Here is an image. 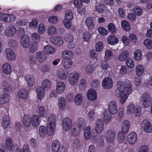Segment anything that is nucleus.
I'll return each instance as SVG.
<instances>
[{"mask_svg": "<svg viewBox=\"0 0 152 152\" xmlns=\"http://www.w3.org/2000/svg\"><path fill=\"white\" fill-rule=\"evenodd\" d=\"M132 87L131 83L129 80L119 81L117 82L115 94L119 98L121 103L123 104L128 96L132 92Z\"/></svg>", "mask_w": 152, "mask_h": 152, "instance_id": "f257e3e1", "label": "nucleus"}, {"mask_svg": "<svg viewBox=\"0 0 152 152\" xmlns=\"http://www.w3.org/2000/svg\"><path fill=\"white\" fill-rule=\"evenodd\" d=\"M151 97L147 92H145L141 95L140 101L143 106L145 107H149L151 104Z\"/></svg>", "mask_w": 152, "mask_h": 152, "instance_id": "f03ea898", "label": "nucleus"}, {"mask_svg": "<svg viewBox=\"0 0 152 152\" xmlns=\"http://www.w3.org/2000/svg\"><path fill=\"white\" fill-rule=\"evenodd\" d=\"M106 141L109 143L114 142L116 136L115 131L113 129H109L106 131L105 135Z\"/></svg>", "mask_w": 152, "mask_h": 152, "instance_id": "7ed1b4c3", "label": "nucleus"}, {"mask_svg": "<svg viewBox=\"0 0 152 152\" xmlns=\"http://www.w3.org/2000/svg\"><path fill=\"white\" fill-rule=\"evenodd\" d=\"M51 149L53 152H65V148L63 147L60 148V143L57 140L53 142Z\"/></svg>", "mask_w": 152, "mask_h": 152, "instance_id": "20e7f679", "label": "nucleus"}, {"mask_svg": "<svg viewBox=\"0 0 152 152\" xmlns=\"http://www.w3.org/2000/svg\"><path fill=\"white\" fill-rule=\"evenodd\" d=\"M94 127L96 133L100 134L102 133L104 128L103 121L101 119H97L95 122Z\"/></svg>", "mask_w": 152, "mask_h": 152, "instance_id": "39448f33", "label": "nucleus"}, {"mask_svg": "<svg viewBox=\"0 0 152 152\" xmlns=\"http://www.w3.org/2000/svg\"><path fill=\"white\" fill-rule=\"evenodd\" d=\"M71 120L69 117H66L63 119L62 125L64 130L68 131L70 129L72 125Z\"/></svg>", "mask_w": 152, "mask_h": 152, "instance_id": "423d86ee", "label": "nucleus"}, {"mask_svg": "<svg viewBox=\"0 0 152 152\" xmlns=\"http://www.w3.org/2000/svg\"><path fill=\"white\" fill-rule=\"evenodd\" d=\"M16 28L14 26L10 25L5 29V35L7 37L13 36L16 32Z\"/></svg>", "mask_w": 152, "mask_h": 152, "instance_id": "0eeeda50", "label": "nucleus"}, {"mask_svg": "<svg viewBox=\"0 0 152 152\" xmlns=\"http://www.w3.org/2000/svg\"><path fill=\"white\" fill-rule=\"evenodd\" d=\"M142 126L143 131L145 133H149L152 132V126L150 122L147 120L143 121Z\"/></svg>", "mask_w": 152, "mask_h": 152, "instance_id": "6e6552de", "label": "nucleus"}, {"mask_svg": "<svg viewBox=\"0 0 152 152\" xmlns=\"http://www.w3.org/2000/svg\"><path fill=\"white\" fill-rule=\"evenodd\" d=\"M113 81L111 79L106 77L104 79L102 82V87L105 89L111 88L113 86Z\"/></svg>", "mask_w": 152, "mask_h": 152, "instance_id": "1a4fd4ad", "label": "nucleus"}, {"mask_svg": "<svg viewBox=\"0 0 152 152\" xmlns=\"http://www.w3.org/2000/svg\"><path fill=\"white\" fill-rule=\"evenodd\" d=\"M117 107L116 103L114 101H111L109 104L107 111L111 114L115 115L117 112Z\"/></svg>", "mask_w": 152, "mask_h": 152, "instance_id": "9d476101", "label": "nucleus"}, {"mask_svg": "<svg viewBox=\"0 0 152 152\" xmlns=\"http://www.w3.org/2000/svg\"><path fill=\"white\" fill-rule=\"evenodd\" d=\"M50 40L53 44L59 47L62 45L63 43L62 39L59 37H52L50 38Z\"/></svg>", "mask_w": 152, "mask_h": 152, "instance_id": "9b49d317", "label": "nucleus"}, {"mask_svg": "<svg viewBox=\"0 0 152 152\" xmlns=\"http://www.w3.org/2000/svg\"><path fill=\"white\" fill-rule=\"evenodd\" d=\"M20 43L21 46L24 48L28 47L30 44L29 37L27 35H23L21 38Z\"/></svg>", "mask_w": 152, "mask_h": 152, "instance_id": "f8f14e48", "label": "nucleus"}, {"mask_svg": "<svg viewBox=\"0 0 152 152\" xmlns=\"http://www.w3.org/2000/svg\"><path fill=\"white\" fill-rule=\"evenodd\" d=\"M137 135L135 132H132L128 135L127 140L130 144H134L137 142Z\"/></svg>", "mask_w": 152, "mask_h": 152, "instance_id": "ddd939ff", "label": "nucleus"}, {"mask_svg": "<svg viewBox=\"0 0 152 152\" xmlns=\"http://www.w3.org/2000/svg\"><path fill=\"white\" fill-rule=\"evenodd\" d=\"M25 79L29 86H32L34 84L35 79L34 77L31 74H27L25 77Z\"/></svg>", "mask_w": 152, "mask_h": 152, "instance_id": "4468645a", "label": "nucleus"}, {"mask_svg": "<svg viewBox=\"0 0 152 152\" xmlns=\"http://www.w3.org/2000/svg\"><path fill=\"white\" fill-rule=\"evenodd\" d=\"M29 94L28 91L24 88L19 90L17 93L18 97L23 99H27L28 97Z\"/></svg>", "mask_w": 152, "mask_h": 152, "instance_id": "2eb2a0df", "label": "nucleus"}, {"mask_svg": "<svg viewBox=\"0 0 152 152\" xmlns=\"http://www.w3.org/2000/svg\"><path fill=\"white\" fill-rule=\"evenodd\" d=\"M65 89V84L62 82L57 83L56 85V91L58 94H63Z\"/></svg>", "mask_w": 152, "mask_h": 152, "instance_id": "dca6fc26", "label": "nucleus"}, {"mask_svg": "<svg viewBox=\"0 0 152 152\" xmlns=\"http://www.w3.org/2000/svg\"><path fill=\"white\" fill-rule=\"evenodd\" d=\"M69 81L72 85L76 84L78 81V75L77 73L70 74L69 76Z\"/></svg>", "mask_w": 152, "mask_h": 152, "instance_id": "f3484780", "label": "nucleus"}, {"mask_svg": "<svg viewBox=\"0 0 152 152\" xmlns=\"http://www.w3.org/2000/svg\"><path fill=\"white\" fill-rule=\"evenodd\" d=\"M41 119L39 116L34 115L31 118V124L33 126L37 127L40 125Z\"/></svg>", "mask_w": 152, "mask_h": 152, "instance_id": "a211bd4d", "label": "nucleus"}, {"mask_svg": "<svg viewBox=\"0 0 152 152\" xmlns=\"http://www.w3.org/2000/svg\"><path fill=\"white\" fill-rule=\"evenodd\" d=\"M5 52L7 58L10 61H14L16 58V56L14 52L9 48H6Z\"/></svg>", "mask_w": 152, "mask_h": 152, "instance_id": "6ab92c4d", "label": "nucleus"}, {"mask_svg": "<svg viewBox=\"0 0 152 152\" xmlns=\"http://www.w3.org/2000/svg\"><path fill=\"white\" fill-rule=\"evenodd\" d=\"M37 60L40 63L43 62L46 58V55L44 52L38 51L36 53Z\"/></svg>", "mask_w": 152, "mask_h": 152, "instance_id": "aec40b11", "label": "nucleus"}, {"mask_svg": "<svg viewBox=\"0 0 152 152\" xmlns=\"http://www.w3.org/2000/svg\"><path fill=\"white\" fill-rule=\"evenodd\" d=\"M87 98L91 101L95 100L97 98L96 93L92 89H90L87 93Z\"/></svg>", "mask_w": 152, "mask_h": 152, "instance_id": "412c9836", "label": "nucleus"}, {"mask_svg": "<svg viewBox=\"0 0 152 152\" xmlns=\"http://www.w3.org/2000/svg\"><path fill=\"white\" fill-rule=\"evenodd\" d=\"M73 61L70 58H64L62 63L63 66L66 69H69L71 67Z\"/></svg>", "mask_w": 152, "mask_h": 152, "instance_id": "4be33fe9", "label": "nucleus"}, {"mask_svg": "<svg viewBox=\"0 0 152 152\" xmlns=\"http://www.w3.org/2000/svg\"><path fill=\"white\" fill-rule=\"evenodd\" d=\"M44 52L46 54L50 55L53 54L56 51V49L49 45L45 46L43 48Z\"/></svg>", "mask_w": 152, "mask_h": 152, "instance_id": "5701e85b", "label": "nucleus"}, {"mask_svg": "<svg viewBox=\"0 0 152 152\" xmlns=\"http://www.w3.org/2000/svg\"><path fill=\"white\" fill-rule=\"evenodd\" d=\"M107 41L109 44L113 45L118 43V40L114 35H110L107 38Z\"/></svg>", "mask_w": 152, "mask_h": 152, "instance_id": "b1692460", "label": "nucleus"}, {"mask_svg": "<svg viewBox=\"0 0 152 152\" xmlns=\"http://www.w3.org/2000/svg\"><path fill=\"white\" fill-rule=\"evenodd\" d=\"M58 102L59 109L63 110L66 106V102L65 98L61 96L58 98Z\"/></svg>", "mask_w": 152, "mask_h": 152, "instance_id": "393cba45", "label": "nucleus"}, {"mask_svg": "<svg viewBox=\"0 0 152 152\" xmlns=\"http://www.w3.org/2000/svg\"><path fill=\"white\" fill-rule=\"evenodd\" d=\"M58 77L60 79H65L68 75V71L64 69H59L57 72Z\"/></svg>", "mask_w": 152, "mask_h": 152, "instance_id": "a878e982", "label": "nucleus"}, {"mask_svg": "<svg viewBox=\"0 0 152 152\" xmlns=\"http://www.w3.org/2000/svg\"><path fill=\"white\" fill-rule=\"evenodd\" d=\"M45 90L41 86H39L37 88L36 90L38 99H41L43 98L45 94Z\"/></svg>", "mask_w": 152, "mask_h": 152, "instance_id": "bb28decb", "label": "nucleus"}, {"mask_svg": "<svg viewBox=\"0 0 152 152\" xmlns=\"http://www.w3.org/2000/svg\"><path fill=\"white\" fill-rule=\"evenodd\" d=\"M129 53L126 51L125 50L122 52L119 55L118 58L120 61H126L129 58Z\"/></svg>", "mask_w": 152, "mask_h": 152, "instance_id": "cd10ccee", "label": "nucleus"}, {"mask_svg": "<svg viewBox=\"0 0 152 152\" xmlns=\"http://www.w3.org/2000/svg\"><path fill=\"white\" fill-rule=\"evenodd\" d=\"M10 124V120L9 117L7 115L3 116L1 124L4 129L8 127Z\"/></svg>", "mask_w": 152, "mask_h": 152, "instance_id": "c85d7f7f", "label": "nucleus"}, {"mask_svg": "<svg viewBox=\"0 0 152 152\" xmlns=\"http://www.w3.org/2000/svg\"><path fill=\"white\" fill-rule=\"evenodd\" d=\"M11 67L10 64L8 63L4 64L2 66V70L4 73L7 74H9L11 71Z\"/></svg>", "mask_w": 152, "mask_h": 152, "instance_id": "c756f323", "label": "nucleus"}, {"mask_svg": "<svg viewBox=\"0 0 152 152\" xmlns=\"http://www.w3.org/2000/svg\"><path fill=\"white\" fill-rule=\"evenodd\" d=\"M129 121L126 120L123 121L121 125V131L124 133H126L129 130Z\"/></svg>", "mask_w": 152, "mask_h": 152, "instance_id": "7c9ffc66", "label": "nucleus"}, {"mask_svg": "<svg viewBox=\"0 0 152 152\" xmlns=\"http://www.w3.org/2000/svg\"><path fill=\"white\" fill-rule=\"evenodd\" d=\"M42 86L46 90H50L51 88V82L48 79H45L42 81Z\"/></svg>", "mask_w": 152, "mask_h": 152, "instance_id": "2f4dec72", "label": "nucleus"}, {"mask_svg": "<svg viewBox=\"0 0 152 152\" xmlns=\"http://www.w3.org/2000/svg\"><path fill=\"white\" fill-rule=\"evenodd\" d=\"M135 71L137 75L138 76H140L144 72V67L142 65L138 64L136 67Z\"/></svg>", "mask_w": 152, "mask_h": 152, "instance_id": "473e14b6", "label": "nucleus"}, {"mask_svg": "<svg viewBox=\"0 0 152 152\" xmlns=\"http://www.w3.org/2000/svg\"><path fill=\"white\" fill-rule=\"evenodd\" d=\"M134 59L137 61L141 60L142 56V51L140 49H137L135 50L134 52Z\"/></svg>", "mask_w": 152, "mask_h": 152, "instance_id": "72a5a7b5", "label": "nucleus"}, {"mask_svg": "<svg viewBox=\"0 0 152 152\" xmlns=\"http://www.w3.org/2000/svg\"><path fill=\"white\" fill-rule=\"evenodd\" d=\"M3 88L4 90L9 91L11 89V80L10 79H6L2 82Z\"/></svg>", "mask_w": 152, "mask_h": 152, "instance_id": "f704fd0d", "label": "nucleus"}, {"mask_svg": "<svg viewBox=\"0 0 152 152\" xmlns=\"http://www.w3.org/2000/svg\"><path fill=\"white\" fill-rule=\"evenodd\" d=\"M125 133L121 131L118 133L117 134L116 140L118 143H122L124 142L125 138Z\"/></svg>", "mask_w": 152, "mask_h": 152, "instance_id": "c9c22d12", "label": "nucleus"}, {"mask_svg": "<svg viewBox=\"0 0 152 152\" xmlns=\"http://www.w3.org/2000/svg\"><path fill=\"white\" fill-rule=\"evenodd\" d=\"M47 134L49 135H53L55 132V125H51L48 124L47 125Z\"/></svg>", "mask_w": 152, "mask_h": 152, "instance_id": "e433bc0d", "label": "nucleus"}, {"mask_svg": "<svg viewBox=\"0 0 152 152\" xmlns=\"http://www.w3.org/2000/svg\"><path fill=\"white\" fill-rule=\"evenodd\" d=\"M37 112L38 114L37 115L39 116L40 118L45 117L46 115V112L44 107L42 106H40L38 107Z\"/></svg>", "mask_w": 152, "mask_h": 152, "instance_id": "4c0bfd02", "label": "nucleus"}, {"mask_svg": "<svg viewBox=\"0 0 152 152\" xmlns=\"http://www.w3.org/2000/svg\"><path fill=\"white\" fill-rule=\"evenodd\" d=\"M91 131V128L90 126H87L84 129V135L86 139H88L92 137Z\"/></svg>", "mask_w": 152, "mask_h": 152, "instance_id": "58836bf2", "label": "nucleus"}, {"mask_svg": "<svg viewBox=\"0 0 152 152\" xmlns=\"http://www.w3.org/2000/svg\"><path fill=\"white\" fill-rule=\"evenodd\" d=\"M86 23L89 30H91L94 28V25L93 23V19L91 18H87Z\"/></svg>", "mask_w": 152, "mask_h": 152, "instance_id": "ea45409f", "label": "nucleus"}, {"mask_svg": "<svg viewBox=\"0 0 152 152\" xmlns=\"http://www.w3.org/2000/svg\"><path fill=\"white\" fill-rule=\"evenodd\" d=\"M76 124L77 127L80 128L84 127L86 125L85 121L84 118L82 117L77 118Z\"/></svg>", "mask_w": 152, "mask_h": 152, "instance_id": "a19ab883", "label": "nucleus"}, {"mask_svg": "<svg viewBox=\"0 0 152 152\" xmlns=\"http://www.w3.org/2000/svg\"><path fill=\"white\" fill-rule=\"evenodd\" d=\"M10 99L9 96L7 94L0 96V104H3L8 102Z\"/></svg>", "mask_w": 152, "mask_h": 152, "instance_id": "79ce46f5", "label": "nucleus"}, {"mask_svg": "<svg viewBox=\"0 0 152 152\" xmlns=\"http://www.w3.org/2000/svg\"><path fill=\"white\" fill-rule=\"evenodd\" d=\"M23 122L25 126H29L31 124V118L30 116L27 115H25L23 118Z\"/></svg>", "mask_w": 152, "mask_h": 152, "instance_id": "37998d69", "label": "nucleus"}, {"mask_svg": "<svg viewBox=\"0 0 152 152\" xmlns=\"http://www.w3.org/2000/svg\"><path fill=\"white\" fill-rule=\"evenodd\" d=\"M39 135L41 137H45L47 133V132L46 127L44 126H41L39 127Z\"/></svg>", "mask_w": 152, "mask_h": 152, "instance_id": "c03bdc74", "label": "nucleus"}, {"mask_svg": "<svg viewBox=\"0 0 152 152\" xmlns=\"http://www.w3.org/2000/svg\"><path fill=\"white\" fill-rule=\"evenodd\" d=\"M104 4L101 3H96L95 6V10L98 13H101L104 9Z\"/></svg>", "mask_w": 152, "mask_h": 152, "instance_id": "a18cd8bd", "label": "nucleus"}, {"mask_svg": "<svg viewBox=\"0 0 152 152\" xmlns=\"http://www.w3.org/2000/svg\"><path fill=\"white\" fill-rule=\"evenodd\" d=\"M89 55L90 58L93 60H95L97 61L98 59V54L96 53L94 50L91 49L90 50L89 52Z\"/></svg>", "mask_w": 152, "mask_h": 152, "instance_id": "49530a36", "label": "nucleus"}, {"mask_svg": "<svg viewBox=\"0 0 152 152\" xmlns=\"http://www.w3.org/2000/svg\"><path fill=\"white\" fill-rule=\"evenodd\" d=\"M74 102L76 105H80L83 100V97L81 94H77L75 96Z\"/></svg>", "mask_w": 152, "mask_h": 152, "instance_id": "de8ad7c7", "label": "nucleus"}, {"mask_svg": "<svg viewBox=\"0 0 152 152\" xmlns=\"http://www.w3.org/2000/svg\"><path fill=\"white\" fill-rule=\"evenodd\" d=\"M8 45L12 49H15L17 48V42L15 40L10 39L8 41Z\"/></svg>", "mask_w": 152, "mask_h": 152, "instance_id": "09e8293b", "label": "nucleus"}, {"mask_svg": "<svg viewBox=\"0 0 152 152\" xmlns=\"http://www.w3.org/2000/svg\"><path fill=\"white\" fill-rule=\"evenodd\" d=\"M135 108L134 104L132 103H130L127 106L126 112L129 114H132L133 113Z\"/></svg>", "mask_w": 152, "mask_h": 152, "instance_id": "8fccbe9b", "label": "nucleus"}, {"mask_svg": "<svg viewBox=\"0 0 152 152\" xmlns=\"http://www.w3.org/2000/svg\"><path fill=\"white\" fill-rule=\"evenodd\" d=\"M111 115L109 112L106 111L104 113V116L103 117V119L105 123H108L110 121L112 118Z\"/></svg>", "mask_w": 152, "mask_h": 152, "instance_id": "3c124183", "label": "nucleus"}, {"mask_svg": "<svg viewBox=\"0 0 152 152\" xmlns=\"http://www.w3.org/2000/svg\"><path fill=\"white\" fill-rule=\"evenodd\" d=\"M6 148L7 149L10 151L12 150L13 145L12 140L10 138H8L6 140Z\"/></svg>", "mask_w": 152, "mask_h": 152, "instance_id": "603ef678", "label": "nucleus"}, {"mask_svg": "<svg viewBox=\"0 0 152 152\" xmlns=\"http://www.w3.org/2000/svg\"><path fill=\"white\" fill-rule=\"evenodd\" d=\"M62 56L64 58H70L73 56L72 52L68 50H65L63 51L62 53Z\"/></svg>", "mask_w": 152, "mask_h": 152, "instance_id": "864d4df0", "label": "nucleus"}, {"mask_svg": "<svg viewBox=\"0 0 152 152\" xmlns=\"http://www.w3.org/2000/svg\"><path fill=\"white\" fill-rule=\"evenodd\" d=\"M144 45L148 49L152 48V41L150 39H145L143 42Z\"/></svg>", "mask_w": 152, "mask_h": 152, "instance_id": "5fc2aeb1", "label": "nucleus"}, {"mask_svg": "<svg viewBox=\"0 0 152 152\" xmlns=\"http://www.w3.org/2000/svg\"><path fill=\"white\" fill-rule=\"evenodd\" d=\"M113 55V53L110 50H107L105 52L104 60L107 61V60L110 59Z\"/></svg>", "mask_w": 152, "mask_h": 152, "instance_id": "6e6d98bb", "label": "nucleus"}, {"mask_svg": "<svg viewBox=\"0 0 152 152\" xmlns=\"http://www.w3.org/2000/svg\"><path fill=\"white\" fill-rule=\"evenodd\" d=\"M107 28L111 33L114 34L116 33V29L113 23H109L107 26Z\"/></svg>", "mask_w": 152, "mask_h": 152, "instance_id": "4d7b16f0", "label": "nucleus"}, {"mask_svg": "<svg viewBox=\"0 0 152 152\" xmlns=\"http://www.w3.org/2000/svg\"><path fill=\"white\" fill-rule=\"evenodd\" d=\"M16 17L13 15L7 14L6 18L5 19V22H11L15 20Z\"/></svg>", "mask_w": 152, "mask_h": 152, "instance_id": "13d9d810", "label": "nucleus"}, {"mask_svg": "<svg viewBox=\"0 0 152 152\" xmlns=\"http://www.w3.org/2000/svg\"><path fill=\"white\" fill-rule=\"evenodd\" d=\"M103 44L102 42H98L95 45V49L96 51L98 52L101 51L103 49Z\"/></svg>", "mask_w": 152, "mask_h": 152, "instance_id": "bf43d9fd", "label": "nucleus"}, {"mask_svg": "<svg viewBox=\"0 0 152 152\" xmlns=\"http://www.w3.org/2000/svg\"><path fill=\"white\" fill-rule=\"evenodd\" d=\"M97 30L99 34L103 35H107L108 33V31L102 26L99 27L97 29Z\"/></svg>", "mask_w": 152, "mask_h": 152, "instance_id": "052dcab7", "label": "nucleus"}, {"mask_svg": "<svg viewBox=\"0 0 152 152\" xmlns=\"http://www.w3.org/2000/svg\"><path fill=\"white\" fill-rule=\"evenodd\" d=\"M47 32L49 35H53L56 34V30L55 26H50L48 28Z\"/></svg>", "mask_w": 152, "mask_h": 152, "instance_id": "680f3d73", "label": "nucleus"}, {"mask_svg": "<svg viewBox=\"0 0 152 152\" xmlns=\"http://www.w3.org/2000/svg\"><path fill=\"white\" fill-rule=\"evenodd\" d=\"M73 18V13L70 10H67L65 13L64 19L71 20Z\"/></svg>", "mask_w": 152, "mask_h": 152, "instance_id": "e2e57ef3", "label": "nucleus"}, {"mask_svg": "<svg viewBox=\"0 0 152 152\" xmlns=\"http://www.w3.org/2000/svg\"><path fill=\"white\" fill-rule=\"evenodd\" d=\"M121 26L123 29L126 31H128L130 28L129 23L125 20H123L121 23Z\"/></svg>", "mask_w": 152, "mask_h": 152, "instance_id": "0e129e2a", "label": "nucleus"}, {"mask_svg": "<svg viewBox=\"0 0 152 152\" xmlns=\"http://www.w3.org/2000/svg\"><path fill=\"white\" fill-rule=\"evenodd\" d=\"M80 129L78 127H74L71 130L72 135L74 136H78L80 132Z\"/></svg>", "mask_w": 152, "mask_h": 152, "instance_id": "69168bd1", "label": "nucleus"}, {"mask_svg": "<svg viewBox=\"0 0 152 152\" xmlns=\"http://www.w3.org/2000/svg\"><path fill=\"white\" fill-rule=\"evenodd\" d=\"M38 25L37 20L35 19H33L29 23L30 27L32 29H35L37 28Z\"/></svg>", "mask_w": 152, "mask_h": 152, "instance_id": "338daca9", "label": "nucleus"}, {"mask_svg": "<svg viewBox=\"0 0 152 152\" xmlns=\"http://www.w3.org/2000/svg\"><path fill=\"white\" fill-rule=\"evenodd\" d=\"M85 70L87 74H91L94 70V68L93 65L89 64L86 67Z\"/></svg>", "mask_w": 152, "mask_h": 152, "instance_id": "774afa93", "label": "nucleus"}]
</instances>
